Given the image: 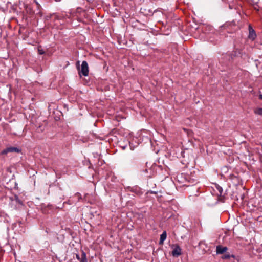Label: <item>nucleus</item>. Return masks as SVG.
<instances>
[{"instance_id":"423d86ee","label":"nucleus","mask_w":262,"mask_h":262,"mask_svg":"<svg viewBox=\"0 0 262 262\" xmlns=\"http://www.w3.org/2000/svg\"><path fill=\"white\" fill-rule=\"evenodd\" d=\"M215 188L217 191V195H218V200L219 201L224 202L225 198L224 195H223V189L222 188L219 186V185H215Z\"/></svg>"},{"instance_id":"9b49d317","label":"nucleus","mask_w":262,"mask_h":262,"mask_svg":"<svg viewBox=\"0 0 262 262\" xmlns=\"http://www.w3.org/2000/svg\"><path fill=\"white\" fill-rule=\"evenodd\" d=\"M132 191L135 193L137 196H140L143 194V192L140 190V189L137 188L133 189Z\"/></svg>"},{"instance_id":"f03ea898","label":"nucleus","mask_w":262,"mask_h":262,"mask_svg":"<svg viewBox=\"0 0 262 262\" xmlns=\"http://www.w3.org/2000/svg\"><path fill=\"white\" fill-rule=\"evenodd\" d=\"M68 18L69 19H77L78 21H81V19L79 17H78L76 14H59V15H56L55 16V18L57 20H64L66 18Z\"/></svg>"},{"instance_id":"f3484780","label":"nucleus","mask_w":262,"mask_h":262,"mask_svg":"<svg viewBox=\"0 0 262 262\" xmlns=\"http://www.w3.org/2000/svg\"><path fill=\"white\" fill-rule=\"evenodd\" d=\"M254 8L255 9L257 10H258V9H257V7L256 6H258V5H257V3H255L254 4Z\"/></svg>"},{"instance_id":"6e6552de","label":"nucleus","mask_w":262,"mask_h":262,"mask_svg":"<svg viewBox=\"0 0 262 262\" xmlns=\"http://www.w3.org/2000/svg\"><path fill=\"white\" fill-rule=\"evenodd\" d=\"M76 257L80 262H88L86 254L83 251H81V255L76 254Z\"/></svg>"},{"instance_id":"f257e3e1","label":"nucleus","mask_w":262,"mask_h":262,"mask_svg":"<svg viewBox=\"0 0 262 262\" xmlns=\"http://www.w3.org/2000/svg\"><path fill=\"white\" fill-rule=\"evenodd\" d=\"M79 63V61H78L76 62V67L78 71V74L80 76L82 75L84 76H87L89 74V71L87 62L86 61H83L81 68H80Z\"/></svg>"},{"instance_id":"1a4fd4ad","label":"nucleus","mask_w":262,"mask_h":262,"mask_svg":"<svg viewBox=\"0 0 262 262\" xmlns=\"http://www.w3.org/2000/svg\"><path fill=\"white\" fill-rule=\"evenodd\" d=\"M228 250L227 247H223L222 246H217L216 247V251L217 254H223Z\"/></svg>"},{"instance_id":"dca6fc26","label":"nucleus","mask_w":262,"mask_h":262,"mask_svg":"<svg viewBox=\"0 0 262 262\" xmlns=\"http://www.w3.org/2000/svg\"><path fill=\"white\" fill-rule=\"evenodd\" d=\"M148 193L156 194H157V192L156 191L149 190V191H147V194H148Z\"/></svg>"},{"instance_id":"ddd939ff","label":"nucleus","mask_w":262,"mask_h":262,"mask_svg":"<svg viewBox=\"0 0 262 262\" xmlns=\"http://www.w3.org/2000/svg\"><path fill=\"white\" fill-rule=\"evenodd\" d=\"M254 112L255 114L262 115V108H257L254 110Z\"/></svg>"},{"instance_id":"4468645a","label":"nucleus","mask_w":262,"mask_h":262,"mask_svg":"<svg viewBox=\"0 0 262 262\" xmlns=\"http://www.w3.org/2000/svg\"><path fill=\"white\" fill-rule=\"evenodd\" d=\"M38 53L40 55H43V54H44L45 53V52L40 47H38Z\"/></svg>"},{"instance_id":"0eeeda50","label":"nucleus","mask_w":262,"mask_h":262,"mask_svg":"<svg viewBox=\"0 0 262 262\" xmlns=\"http://www.w3.org/2000/svg\"><path fill=\"white\" fill-rule=\"evenodd\" d=\"M173 246L174 247V248L172 251V255L174 257H178L182 254L181 249L180 247L177 244L173 245Z\"/></svg>"},{"instance_id":"9d476101","label":"nucleus","mask_w":262,"mask_h":262,"mask_svg":"<svg viewBox=\"0 0 262 262\" xmlns=\"http://www.w3.org/2000/svg\"><path fill=\"white\" fill-rule=\"evenodd\" d=\"M167 237V233L166 231H164L162 233V234L160 235V244H162L164 241L166 239Z\"/></svg>"},{"instance_id":"7ed1b4c3","label":"nucleus","mask_w":262,"mask_h":262,"mask_svg":"<svg viewBox=\"0 0 262 262\" xmlns=\"http://www.w3.org/2000/svg\"><path fill=\"white\" fill-rule=\"evenodd\" d=\"M21 152V149L17 147H7L4 150H3L1 153V155H6L9 152H16V153H19Z\"/></svg>"},{"instance_id":"39448f33","label":"nucleus","mask_w":262,"mask_h":262,"mask_svg":"<svg viewBox=\"0 0 262 262\" xmlns=\"http://www.w3.org/2000/svg\"><path fill=\"white\" fill-rule=\"evenodd\" d=\"M248 38L252 41L254 40L257 35L255 30L253 29L251 24H249L248 26Z\"/></svg>"},{"instance_id":"f8f14e48","label":"nucleus","mask_w":262,"mask_h":262,"mask_svg":"<svg viewBox=\"0 0 262 262\" xmlns=\"http://www.w3.org/2000/svg\"><path fill=\"white\" fill-rule=\"evenodd\" d=\"M231 257L234 258L235 255L233 254H230L229 253H226L225 254L223 255L222 256V258L223 259H227L230 258Z\"/></svg>"},{"instance_id":"aec40b11","label":"nucleus","mask_w":262,"mask_h":262,"mask_svg":"<svg viewBox=\"0 0 262 262\" xmlns=\"http://www.w3.org/2000/svg\"><path fill=\"white\" fill-rule=\"evenodd\" d=\"M36 3L37 5H38V2H36Z\"/></svg>"},{"instance_id":"a211bd4d","label":"nucleus","mask_w":262,"mask_h":262,"mask_svg":"<svg viewBox=\"0 0 262 262\" xmlns=\"http://www.w3.org/2000/svg\"><path fill=\"white\" fill-rule=\"evenodd\" d=\"M82 13H83V15H84L85 14V13L84 11H82Z\"/></svg>"},{"instance_id":"6ab92c4d","label":"nucleus","mask_w":262,"mask_h":262,"mask_svg":"<svg viewBox=\"0 0 262 262\" xmlns=\"http://www.w3.org/2000/svg\"><path fill=\"white\" fill-rule=\"evenodd\" d=\"M259 98L262 99V95H260Z\"/></svg>"},{"instance_id":"2eb2a0df","label":"nucleus","mask_w":262,"mask_h":262,"mask_svg":"<svg viewBox=\"0 0 262 262\" xmlns=\"http://www.w3.org/2000/svg\"><path fill=\"white\" fill-rule=\"evenodd\" d=\"M15 200L18 203L20 204H22V202L19 200V199L18 198V197L17 196H16V195L15 196Z\"/></svg>"},{"instance_id":"20e7f679","label":"nucleus","mask_w":262,"mask_h":262,"mask_svg":"<svg viewBox=\"0 0 262 262\" xmlns=\"http://www.w3.org/2000/svg\"><path fill=\"white\" fill-rule=\"evenodd\" d=\"M243 49V46L241 43H238L237 41H236L234 45V51L233 55L235 56H238L241 54V52Z\"/></svg>"}]
</instances>
